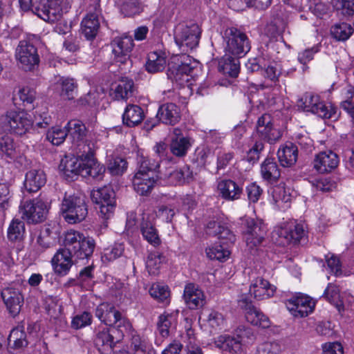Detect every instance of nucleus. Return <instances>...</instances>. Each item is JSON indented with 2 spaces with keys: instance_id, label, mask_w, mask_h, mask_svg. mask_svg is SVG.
Returning <instances> with one entry per match:
<instances>
[{
  "instance_id": "1",
  "label": "nucleus",
  "mask_w": 354,
  "mask_h": 354,
  "mask_svg": "<svg viewBox=\"0 0 354 354\" xmlns=\"http://www.w3.org/2000/svg\"><path fill=\"white\" fill-rule=\"evenodd\" d=\"M95 248V240L75 230L68 231L64 239V246L59 248L51 259L55 273L63 277L70 271L77 260L88 259Z\"/></svg>"
},
{
  "instance_id": "2",
  "label": "nucleus",
  "mask_w": 354,
  "mask_h": 354,
  "mask_svg": "<svg viewBox=\"0 0 354 354\" xmlns=\"http://www.w3.org/2000/svg\"><path fill=\"white\" fill-rule=\"evenodd\" d=\"M60 213L69 224L83 221L88 215V205L85 196L65 195L61 203Z\"/></svg>"
},
{
  "instance_id": "3",
  "label": "nucleus",
  "mask_w": 354,
  "mask_h": 354,
  "mask_svg": "<svg viewBox=\"0 0 354 354\" xmlns=\"http://www.w3.org/2000/svg\"><path fill=\"white\" fill-rule=\"evenodd\" d=\"M297 106L304 111L316 114L325 119L336 120L339 117L337 109L331 104H326L318 95L305 93L297 101Z\"/></svg>"
},
{
  "instance_id": "4",
  "label": "nucleus",
  "mask_w": 354,
  "mask_h": 354,
  "mask_svg": "<svg viewBox=\"0 0 354 354\" xmlns=\"http://www.w3.org/2000/svg\"><path fill=\"white\" fill-rule=\"evenodd\" d=\"M225 52L241 57L251 48L250 41L246 34L235 27L227 28L224 31Z\"/></svg>"
},
{
  "instance_id": "5",
  "label": "nucleus",
  "mask_w": 354,
  "mask_h": 354,
  "mask_svg": "<svg viewBox=\"0 0 354 354\" xmlns=\"http://www.w3.org/2000/svg\"><path fill=\"white\" fill-rule=\"evenodd\" d=\"M197 64L195 60L185 53L174 57L168 64L167 75L172 82L183 84L189 81V76Z\"/></svg>"
},
{
  "instance_id": "6",
  "label": "nucleus",
  "mask_w": 354,
  "mask_h": 354,
  "mask_svg": "<svg viewBox=\"0 0 354 354\" xmlns=\"http://www.w3.org/2000/svg\"><path fill=\"white\" fill-rule=\"evenodd\" d=\"M30 116L26 112L8 111L0 118V129L19 136L25 134L32 126Z\"/></svg>"
},
{
  "instance_id": "7",
  "label": "nucleus",
  "mask_w": 354,
  "mask_h": 354,
  "mask_svg": "<svg viewBox=\"0 0 354 354\" xmlns=\"http://www.w3.org/2000/svg\"><path fill=\"white\" fill-rule=\"evenodd\" d=\"M201 33V29L196 24H179L174 31L175 42L182 51L188 52L198 46Z\"/></svg>"
},
{
  "instance_id": "8",
  "label": "nucleus",
  "mask_w": 354,
  "mask_h": 354,
  "mask_svg": "<svg viewBox=\"0 0 354 354\" xmlns=\"http://www.w3.org/2000/svg\"><path fill=\"white\" fill-rule=\"evenodd\" d=\"M91 199L98 205L99 216L104 220L109 219L115 207V194L111 186H104L91 192Z\"/></svg>"
},
{
  "instance_id": "9",
  "label": "nucleus",
  "mask_w": 354,
  "mask_h": 354,
  "mask_svg": "<svg viewBox=\"0 0 354 354\" xmlns=\"http://www.w3.org/2000/svg\"><path fill=\"white\" fill-rule=\"evenodd\" d=\"M95 151V143H91L88 145H83L80 147L79 157L83 158L84 164L82 176H91L94 179L101 180L105 172V167L103 165L99 163L94 157Z\"/></svg>"
},
{
  "instance_id": "10",
  "label": "nucleus",
  "mask_w": 354,
  "mask_h": 354,
  "mask_svg": "<svg viewBox=\"0 0 354 354\" xmlns=\"http://www.w3.org/2000/svg\"><path fill=\"white\" fill-rule=\"evenodd\" d=\"M15 56L19 67L25 71H33L39 66L40 59L37 49L26 40L19 41Z\"/></svg>"
},
{
  "instance_id": "11",
  "label": "nucleus",
  "mask_w": 354,
  "mask_h": 354,
  "mask_svg": "<svg viewBox=\"0 0 354 354\" xmlns=\"http://www.w3.org/2000/svg\"><path fill=\"white\" fill-rule=\"evenodd\" d=\"M95 316L106 325L120 328L130 327V322L115 306L109 303H102L95 309Z\"/></svg>"
},
{
  "instance_id": "12",
  "label": "nucleus",
  "mask_w": 354,
  "mask_h": 354,
  "mask_svg": "<svg viewBox=\"0 0 354 354\" xmlns=\"http://www.w3.org/2000/svg\"><path fill=\"white\" fill-rule=\"evenodd\" d=\"M246 245L250 252L257 250L264 241L267 234L266 225L259 220L248 218L244 223Z\"/></svg>"
},
{
  "instance_id": "13",
  "label": "nucleus",
  "mask_w": 354,
  "mask_h": 354,
  "mask_svg": "<svg viewBox=\"0 0 354 354\" xmlns=\"http://www.w3.org/2000/svg\"><path fill=\"white\" fill-rule=\"evenodd\" d=\"M1 296L10 315L13 317L18 315L24 303L21 285L18 283L10 284L2 290Z\"/></svg>"
},
{
  "instance_id": "14",
  "label": "nucleus",
  "mask_w": 354,
  "mask_h": 354,
  "mask_svg": "<svg viewBox=\"0 0 354 354\" xmlns=\"http://www.w3.org/2000/svg\"><path fill=\"white\" fill-rule=\"evenodd\" d=\"M238 305L245 311L247 321L252 325L263 328H268L270 326L269 318L252 304V301L248 295H242L240 297Z\"/></svg>"
},
{
  "instance_id": "15",
  "label": "nucleus",
  "mask_w": 354,
  "mask_h": 354,
  "mask_svg": "<svg viewBox=\"0 0 354 354\" xmlns=\"http://www.w3.org/2000/svg\"><path fill=\"white\" fill-rule=\"evenodd\" d=\"M257 133L261 140L274 142L281 137V131L274 124L270 114L262 115L257 121Z\"/></svg>"
},
{
  "instance_id": "16",
  "label": "nucleus",
  "mask_w": 354,
  "mask_h": 354,
  "mask_svg": "<svg viewBox=\"0 0 354 354\" xmlns=\"http://www.w3.org/2000/svg\"><path fill=\"white\" fill-rule=\"evenodd\" d=\"M63 1L57 2L37 1L34 4L35 14L43 20L48 22H55L59 20L62 16V3Z\"/></svg>"
},
{
  "instance_id": "17",
  "label": "nucleus",
  "mask_w": 354,
  "mask_h": 354,
  "mask_svg": "<svg viewBox=\"0 0 354 354\" xmlns=\"http://www.w3.org/2000/svg\"><path fill=\"white\" fill-rule=\"evenodd\" d=\"M47 213V205L40 199L26 201L22 209L23 218L32 223L44 221Z\"/></svg>"
},
{
  "instance_id": "18",
  "label": "nucleus",
  "mask_w": 354,
  "mask_h": 354,
  "mask_svg": "<svg viewBox=\"0 0 354 354\" xmlns=\"http://www.w3.org/2000/svg\"><path fill=\"white\" fill-rule=\"evenodd\" d=\"M238 339L230 335H221L214 341L216 347L223 351L238 352L241 348V341L245 337L250 334V329L243 326H240L236 330Z\"/></svg>"
},
{
  "instance_id": "19",
  "label": "nucleus",
  "mask_w": 354,
  "mask_h": 354,
  "mask_svg": "<svg viewBox=\"0 0 354 354\" xmlns=\"http://www.w3.org/2000/svg\"><path fill=\"white\" fill-rule=\"evenodd\" d=\"M113 54L116 62L122 64H131L130 53L133 47V41L130 36L116 37L111 43Z\"/></svg>"
},
{
  "instance_id": "20",
  "label": "nucleus",
  "mask_w": 354,
  "mask_h": 354,
  "mask_svg": "<svg viewBox=\"0 0 354 354\" xmlns=\"http://www.w3.org/2000/svg\"><path fill=\"white\" fill-rule=\"evenodd\" d=\"M286 306L294 316L303 317L313 312L315 304L309 297L299 294L289 299Z\"/></svg>"
},
{
  "instance_id": "21",
  "label": "nucleus",
  "mask_w": 354,
  "mask_h": 354,
  "mask_svg": "<svg viewBox=\"0 0 354 354\" xmlns=\"http://www.w3.org/2000/svg\"><path fill=\"white\" fill-rule=\"evenodd\" d=\"M339 164L337 155L332 151L319 152L313 160V168L320 174L330 173Z\"/></svg>"
},
{
  "instance_id": "22",
  "label": "nucleus",
  "mask_w": 354,
  "mask_h": 354,
  "mask_svg": "<svg viewBox=\"0 0 354 354\" xmlns=\"http://www.w3.org/2000/svg\"><path fill=\"white\" fill-rule=\"evenodd\" d=\"M66 131L72 139L73 143L77 144V153H79L80 147L83 145H88L94 143L87 138V129L85 124L79 120H70L66 126Z\"/></svg>"
},
{
  "instance_id": "23",
  "label": "nucleus",
  "mask_w": 354,
  "mask_h": 354,
  "mask_svg": "<svg viewBox=\"0 0 354 354\" xmlns=\"http://www.w3.org/2000/svg\"><path fill=\"white\" fill-rule=\"evenodd\" d=\"M217 190L221 197L228 201L241 198L243 194V184L231 179H221L218 181Z\"/></svg>"
},
{
  "instance_id": "24",
  "label": "nucleus",
  "mask_w": 354,
  "mask_h": 354,
  "mask_svg": "<svg viewBox=\"0 0 354 354\" xmlns=\"http://www.w3.org/2000/svg\"><path fill=\"white\" fill-rule=\"evenodd\" d=\"M156 117L161 123L174 126L181 119L180 109L172 102L162 104L158 108Z\"/></svg>"
},
{
  "instance_id": "25",
  "label": "nucleus",
  "mask_w": 354,
  "mask_h": 354,
  "mask_svg": "<svg viewBox=\"0 0 354 354\" xmlns=\"http://www.w3.org/2000/svg\"><path fill=\"white\" fill-rule=\"evenodd\" d=\"M84 163L83 158L78 156L77 149H76V156H66L62 160L59 169L67 178L73 180L76 176H82Z\"/></svg>"
},
{
  "instance_id": "26",
  "label": "nucleus",
  "mask_w": 354,
  "mask_h": 354,
  "mask_svg": "<svg viewBox=\"0 0 354 354\" xmlns=\"http://www.w3.org/2000/svg\"><path fill=\"white\" fill-rule=\"evenodd\" d=\"M184 299L190 309H197L205 304L203 292L194 283L185 286L183 294Z\"/></svg>"
},
{
  "instance_id": "27",
  "label": "nucleus",
  "mask_w": 354,
  "mask_h": 354,
  "mask_svg": "<svg viewBox=\"0 0 354 354\" xmlns=\"http://www.w3.org/2000/svg\"><path fill=\"white\" fill-rule=\"evenodd\" d=\"M135 89L133 80L124 77L112 86L110 95L115 100H126L133 95Z\"/></svg>"
},
{
  "instance_id": "28",
  "label": "nucleus",
  "mask_w": 354,
  "mask_h": 354,
  "mask_svg": "<svg viewBox=\"0 0 354 354\" xmlns=\"http://www.w3.org/2000/svg\"><path fill=\"white\" fill-rule=\"evenodd\" d=\"M158 179L156 174H152L151 176L136 174L133 180L134 189L140 195L147 196L151 193Z\"/></svg>"
},
{
  "instance_id": "29",
  "label": "nucleus",
  "mask_w": 354,
  "mask_h": 354,
  "mask_svg": "<svg viewBox=\"0 0 354 354\" xmlns=\"http://www.w3.org/2000/svg\"><path fill=\"white\" fill-rule=\"evenodd\" d=\"M275 287L262 277H257L250 286V293L257 300L270 298L275 292Z\"/></svg>"
},
{
  "instance_id": "30",
  "label": "nucleus",
  "mask_w": 354,
  "mask_h": 354,
  "mask_svg": "<svg viewBox=\"0 0 354 354\" xmlns=\"http://www.w3.org/2000/svg\"><path fill=\"white\" fill-rule=\"evenodd\" d=\"M279 234L283 237L287 243H297L304 236L305 230L302 224L290 222L281 227Z\"/></svg>"
},
{
  "instance_id": "31",
  "label": "nucleus",
  "mask_w": 354,
  "mask_h": 354,
  "mask_svg": "<svg viewBox=\"0 0 354 354\" xmlns=\"http://www.w3.org/2000/svg\"><path fill=\"white\" fill-rule=\"evenodd\" d=\"M160 174V178H167L169 183L173 185H181L189 183L193 179V173L188 165H184L179 169L170 171L169 174H165L163 176Z\"/></svg>"
},
{
  "instance_id": "32",
  "label": "nucleus",
  "mask_w": 354,
  "mask_h": 354,
  "mask_svg": "<svg viewBox=\"0 0 354 354\" xmlns=\"http://www.w3.org/2000/svg\"><path fill=\"white\" fill-rule=\"evenodd\" d=\"M143 109L135 104H129L122 115V123L128 127H134L140 124L144 120Z\"/></svg>"
},
{
  "instance_id": "33",
  "label": "nucleus",
  "mask_w": 354,
  "mask_h": 354,
  "mask_svg": "<svg viewBox=\"0 0 354 354\" xmlns=\"http://www.w3.org/2000/svg\"><path fill=\"white\" fill-rule=\"evenodd\" d=\"M225 53V54L218 62V71L232 77H237L239 73V57Z\"/></svg>"
},
{
  "instance_id": "34",
  "label": "nucleus",
  "mask_w": 354,
  "mask_h": 354,
  "mask_svg": "<svg viewBox=\"0 0 354 354\" xmlns=\"http://www.w3.org/2000/svg\"><path fill=\"white\" fill-rule=\"evenodd\" d=\"M46 177L44 171L32 169L26 175L24 186L28 192H36L46 184Z\"/></svg>"
},
{
  "instance_id": "35",
  "label": "nucleus",
  "mask_w": 354,
  "mask_h": 354,
  "mask_svg": "<svg viewBox=\"0 0 354 354\" xmlns=\"http://www.w3.org/2000/svg\"><path fill=\"white\" fill-rule=\"evenodd\" d=\"M99 28L98 16L95 13H88L82 21V33L88 40L93 39L96 37Z\"/></svg>"
},
{
  "instance_id": "36",
  "label": "nucleus",
  "mask_w": 354,
  "mask_h": 354,
  "mask_svg": "<svg viewBox=\"0 0 354 354\" xmlns=\"http://www.w3.org/2000/svg\"><path fill=\"white\" fill-rule=\"evenodd\" d=\"M119 329L116 327L105 328L100 330L95 339L97 346L104 347L105 349L111 350L118 340L115 341L114 335L119 333Z\"/></svg>"
},
{
  "instance_id": "37",
  "label": "nucleus",
  "mask_w": 354,
  "mask_h": 354,
  "mask_svg": "<svg viewBox=\"0 0 354 354\" xmlns=\"http://www.w3.org/2000/svg\"><path fill=\"white\" fill-rule=\"evenodd\" d=\"M277 156L281 166L291 167L295 164L297 160V147L296 145L290 142L279 149Z\"/></svg>"
},
{
  "instance_id": "38",
  "label": "nucleus",
  "mask_w": 354,
  "mask_h": 354,
  "mask_svg": "<svg viewBox=\"0 0 354 354\" xmlns=\"http://www.w3.org/2000/svg\"><path fill=\"white\" fill-rule=\"evenodd\" d=\"M262 178L270 183L277 182L281 176L280 169L274 159L266 158L261 165Z\"/></svg>"
},
{
  "instance_id": "39",
  "label": "nucleus",
  "mask_w": 354,
  "mask_h": 354,
  "mask_svg": "<svg viewBox=\"0 0 354 354\" xmlns=\"http://www.w3.org/2000/svg\"><path fill=\"white\" fill-rule=\"evenodd\" d=\"M56 88L60 90V95L67 100H73L77 90V83L73 78L60 77L56 82Z\"/></svg>"
},
{
  "instance_id": "40",
  "label": "nucleus",
  "mask_w": 354,
  "mask_h": 354,
  "mask_svg": "<svg viewBox=\"0 0 354 354\" xmlns=\"http://www.w3.org/2000/svg\"><path fill=\"white\" fill-rule=\"evenodd\" d=\"M0 153L10 160H14L18 156L17 145L12 137L1 132H0Z\"/></svg>"
},
{
  "instance_id": "41",
  "label": "nucleus",
  "mask_w": 354,
  "mask_h": 354,
  "mask_svg": "<svg viewBox=\"0 0 354 354\" xmlns=\"http://www.w3.org/2000/svg\"><path fill=\"white\" fill-rule=\"evenodd\" d=\"M8 345L14 349L26 347L28 344L26 333L23 326L14 328L8 337Z\"/></svg>"
},
{
  "instance_id": "42",
  "label": "nucleus",
  "mask_w": 354,
  "mask_h": 354,
  "mask_svg": "<svg viewBox=\"0 0 354 354\" xmlns=\"http://www.w3.org/2000/svg\"><path fill=\"white\" fill-rule=\"evenodd\" d=\"M191 146L190 138H171L169 144L171 155L176 158L185 156Z\"/></svg>"
},
{
  "instance_id": "43",
  "label": "nucleus",
  "mask_w": 354,
  "mask_h": 354,
  "mask_svg": "<svg viewBox=\"0 0 354 354\" xmlns=\"http://www.w3.org/2000/svg\"><path fill=\"white\" fill-rule=\"evenodd\" d=\"M339 292L340 290L337 286L329 283L324 291L323 297L334 305L339 312H342L344 310V308L342 297Z\"/></svg>"
},
{
  "instance_id": "44",
  "label": "nucleus",
  "mask_w": 354,
  "mask_h": 354,
  "mask_svg": "<svg viewBox=\"0 0 354 354\" xmlns=\"http://www.w3.org/2000/svg\"><path fill=\"white\" fill-rule=\"evenodd\" d=\"M166 65V58L157 52H151L148 55L146 70L151 73L162 71Z\"/></svg>"
},
{
  "instance_id": "45",
  "label": "nucleus",
  "mask_w": 354,
  "mask_h": 354,
  "mask_svg": "<svg viewBox=\"0 0 354 354\" xmlns=\"http://www.w3.org/2000/svg\"><path fill=\"white\" fill-rule=\"evenodd\" d=\"M140 230L144 239L150 244L156 247L161 243L157 230L152 223L147 221H143L140 225Z\"/></svg>"
},
{
  "instance_id": "46",
  "label": "nucleus",
  "mask_w": 354,
  "mask_h": 354,
  "mask_svg": "<svg viewBox=\"0 0 354 354\" xmlns=\"http://www.w3.org/2000/svg\"><path fill=\"white\" fill-rule=\"evenodd\" d=\"M353 28L347 23H339L330 28V34L337 41H346L353 34Z\"/></svg>"
},
{
  "instance_id": "47",
  "label": "nucleus",
  "mask_w": 354,
  "mask_h": 354,
  "mask_svg": "<svg viewBox=\"0 0 354 354\" xmlns=\"http://www.w3.org/2000/svg\"><path fill=\"white\" fill-rule=\"evenodd\" d=\"M25 233L24 222L19 218H14L8 229V238L11 241H20Z\"/></svg>"
},
{
  "instance_id": "48",
  "label": "nucleus",
  "mask_w": 354,
  "mask_h": 354,
  "mask_svg": "<svg viewBox=\"0 0 354 354\" xmlns=\"http://www.w3.org/2000/svg\"><path fill=\"white\" fill-rule=\"evenodd\" d=\"M229 247L230 246H226L221 243H216L212 248L207 249L206 253L210 259L223 261L226 260L230 256V252L228 250Z\"/></svg>"
},
{
  "instance_id": "49",
  "label": "nucleus",
  "mask_w": 354,
  "mask_h": 354,
  "mask_svg": "<svg viewBox=\"0 0 354 354\" xmlns=\"http://www.w3.org/2000/svg\"><path fill=\"white\" fill-rule=\"evenodd\" d=\"M149 292L150 295L158 302H169L170 292L167 286L158 283H153L151 286Z\"/></svg>"
},
{
  "instance_id": "50",
  "label": "nucleus",
  "mask_w": 354,
  "mask_h": 354,
  "mask_svg": "<svg viewBox=\"0 0 354 354\" xmlns=\"http://www.w3.org/2000/svg\"><path fill=\"white\" fill-rule=\"evenodd\" d=\"M333 8L345 17L354 15V0H331Z\"/></svg>"
},
{
  "instance_id": "51",
  "label": "nucleus",
  "mask_w": 354,
  "mask_h": 354,
  "mask_svg": "<svg viewBox=\"0 0 354 354\" xmlns=\"http://www.w3.org/2000/svg\"><path fill=\"white\" fill-rule=\"evenodd\" d=\"M139 167L136 174H148L151 176L156 174V170L160 167L158 161L151 160L145 157H142L138 162Z\"/></svg>"
},
{
  "instance_id": "52",
  "label": "nucleus",
  "mask_w": 354,
  "mask_h": 354,
  "mask_svg": "<svg viewBox=\"0 0 354 354\" xmlns=\"http://www.w3.org/2000/svg\"><path fill=\"white\" fill-rule=\"evenodd\" d=\"M212 233L220 240L219 243L226 246L233 244L236 240L233 232L224 225L218 226V230H214Z\"/></svg>"
},
{
  "instance_id": "53",
  "label": "nucleus",
  "mask_w": 354,
  "mask_h": 354,
  "mask_svg": "<svg viewBox=\"0 0 354 354\" xmlns=\"http://www.w3.org/2000/svg\"><path fill=\"white\" fill-rule=\"evenodd\" d=\"M165 257L158 252H151L147 261V268L150 274H156Z\"/></svg>"
},
{
  "instance_id": "54",
  "label": "nucleus",
  "mask_w": 354,
  "mask_h": 354,
  "mask_svg": "<svg viewBox=\"0 0 354 354\" xmlns=\"http://www.w3.org/2000/svg\"><path fill=\"white\" fill-rule=\"evenodd\" d=\"M155 153L159 157L160 161L176 162V159L172 156L170 147L163 142L156 143L153 147Z\"/></svg>"
},
{
  "instance_id": "55",
  "label": "nucleus",
  "mask_w": 354,
  "mask_h": 354,
  "mask_svg": "<svg viewBox=\"0 0 354 354\" xmlns=\"http://www.w3.org/2000/svg\"><path fill=\"white\" fill-rule=\"evenodd\" d=\"M17 95L24 106H34L33 102L37 97V93L34 88L28 86L23 87L19 90Z\"/></svg>"
},
{
  "instance_id": "56",
  "label": "nucleus",
  "mask_w": 354,
  "mask_h": 354,
  "mask_svg": "<svg viewBox=\"0 0 354 354\" xmlns=\"http://www.w3.org/2000/svg\"><path fill=\"white\" fill-rule=\"evenodd\" d=\"M127 165L128 163L125 159L117 157L109 161L107 169L112 175L118 176L126 171Z\"/></svg>"
},
{
  "instance_id": "57",
  "label": "nucleus",
  "mask_w": 354,
  "mask_h": 354,
  "mask_svg": "<svg viewBox=\"0 0 354 354\" xmlns=\"http://www.w3.org/2000/svg\"><path fill=\"white\" fill-rule=\"evenodd\" d=\"M68 132L59 127H53L46 133V138L54 145H61L66 139Z\"/></svg>"
},
{
  "instance_id": "58",
  "label": "nucleus",
  "mask_w": 354,
  "mask_h": 354,
  "mask_svg": "<svg viewBox=\"0 0 354 354\" xmlns=\"http://www.w3.org/2000/svg\"><path fill=\"white\" fill-rule=\"evenodd\" d=\"M141 10V5L138 0H127L121 6V12L125 17L139 14Z\"/></svg>"
},
{
  "instance_id": "59",
  "label": "nucleus",
  "mask_w": 354,
  "mask_h": 354,
  "mask_svg": "<svg viewBox=\"0 0 354 354\" xmlns=\"http://www.w3.org/2000/svg\"><path fill=\"white\" fill-rule=\"evenodd\" d=\"M173 316L171 315H161L159 316L157 323L158 330L162 337L169 336V328L171 326Z\"/></svg>"
},
{
  "instance_id": "60",
  "label": "nucleus",
  "mask_w": 354,
  "mask_h": 354,
  "mask_svg": "<svg viewBox=\"0 0 354 354\" xmlns=\"http://www.w3.org/2000/svg\"><path fill=\"white\" fill-rule=\"evenodd\" d=\"M288 19V14L286 11L285 8L281 5L274 6L271 10V19L270 20L274 23L283 24V27H286Z\"/></svg>"
},
{
  "instance_id": "61",
  "label": "nucleus",
  "mask_w": 354,
  "mask_h": 354,
  "mask_svg": "<svg viewBox=\"0 0 354 354\" xmlns=\"http://www.w3.org/2000/svg\"><path fill=\"white\" fill-rule=\"evenodd\" d=\"M207 322L209 326L215 330H221L225 324L223 314L216 310H212L209 314Z\"/></svg>"
},
{
  "instance_id": "62",
  "label": "nucleus",
  "mask_w": 354,
  "mask_h": 354,
  "mask_svg": "<svg viewBox=\"0 0 354 354\" xmlns=\"http://www.w3.org/2000/svg\"><path fill=\"white\" fill-rule=\"evenodd\" d=\"M54 239L52 236V231L49 227H45L40 231L37 243L42 248L46 250L51 247Z\"/></svg>"
},
{
  "instance_id": "63",
  "label": "nucleus",
  "mask_w": 354,
  "mask_h": 354,
  "mask_svg": "<svg viewBox=\"0 0 354 354\" xmlns=\"http://www.w3.org/2000/svg\"><path fill=\"white\" fill-rule=\"evenodd\" d=\"M344 95L345 100L342 102L341 107L354 118V102L352 100L354 95V89L352 87L348 88Z\"/></svg>"
},
{
  "instance_id": "64",
  "label": "nucleus",
  "mask_w": 354,
  "mask_h": 354,
  "mask_svg": "<svg viewBox=\"0 0 354 354\" xmlns=\"http://www.w3.org/2000/svg\"><path fill=\"white\" fill-rule=\"evenodd\" d=\"M146 342L138 335H133L131 339V349L133 354H146Z\"/></svg>"
}]
</instances>
